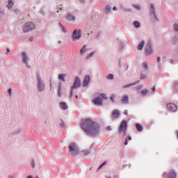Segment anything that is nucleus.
<instances>
[{
    "label": "nucleus",
    "instance_id": "obj_1",
    "mask_svg": "<svg viewBox=\"0 0 178 178\" xmlns=\"http://www.w3.org/2000/svg\"><path fill=\"white\" fill-rule=\"evenodd\" d=\"M81 129L89 136H97L99 134V130H101L99 124L92 121L91 118H86L81 121Z\"/></svg>",
    "mask_w": 178,
    "mask_h": 178
},
{
    "label": "nucleus",
    "instance_id": "obj_2",
    "mask_svg": "<svg viewBox=\"0 0 178 178\" xmlns=\"http://www.w3.org/2000/svg\"><path fill=\"white\" fill-rule=\"evenodd\" d=\"M127 130V121L122 120L118 129V134H122V133H123L124 136H126Z\"/></svg>",
    "mask_w": 178,
    "mask_h": 178
},
{
    "label": "nucleus",
    "instance_id": "obj_3",
    "mask_svg": "<svg viewBox=\"0 0 178 178\" xmlns=\"http://www.w3.org/2000/svg\"><path fill=\"white\" fill-rule=\"evenodd\" d=\"M69 154L71 155H77L79 154V148L77 147V145L76 143H72L69 146Z\"/></svg>",
    "mask_w": 178,
    "mask_h": 178
},
{
    "label": "nucleus",
    "instance_id": "obj_4",
    "mask_svg": "<svg viewBox=\"0 0 178 178\" xmlns=\"http://www.w3.org/2000/svg\"><path fill=\"white\" fill-rule=\"evenodd\" d=\"M100 97H97L92 100V102L95 105H98L99 106H100L101 105H102V99H107L106 95L104 93L101 94Z\"/></svg>",
    "mask_w": 178,
    "mask_h": 178
},
{
    "label": "nucleus",
    "instance_id": "obj_5",
    "mask_svg": "<svg viewBox=\"0 0 178 178\" xmlns=\"http://www.w3.org/2000/svg\"><path fill=\"white\" fill-rule=\"evenodd\" d=\"M33 30H35V25L31 22H26L23 27V31L25 33H27V31H31Z\"/></svg>",
    "mask_w": 178,
    "mask_h": 178
},
{
    "label": "nucleus",
    "instance_id": "obj_6",
    "mask_svg": "<svg viewBox=\"0 0 178 178\" xmlns=\"http://www.w3.org/2000/svg\"><path fill=\"white\" fill-rule=\"evenodd\" d=\"M143 69H145V70L142 71L140 73V79L144 80L147 77V73H148V64L147 63H143L142 64Z\"/></svg>",
    "mask_w": 178,
    "mask_h": 178
},
{
    "label": "nucleus",
    "instance_id": "obj_7",
    "mask_svg": "<svg viewBox=\"0 0 178 178\" xmlns=\"http://www.w3.org/2000/svg\"><path fill=\"white\" fill-rule=\"evenodd\" d=\"M81 38V31L75 29L72 33V41H76Z\"/></svg>",
    "mask_w": 178,
    "mask_h": 178
},
{
    "label": "nucleus",
    "instance_id": "obj_8",
    "mask_svg": "<svg viewBox=\"0 0 178 178\" xmlns=\"http://www.w3.org/2000/svg\"><path fill=\"white\" fill-rule=\"evenodd\" d=\"M37 81L39 91H43L44 88H45V86L42 83V81L41 80L40 76H37Z\"/></svg>",
    "mask_w": 178,
    "mask_h": 178
},
{
    "label": "nucleus",
    "instance_id": "obj_9",
    "mask_svg": "<svg viewBox=\"0 0 178 178\" xmlns=\"http://www.w3.org/2000/svg\"><path fill=\"white\" fill-rule=\"evenodd\" d=\"M145 54L147 56L151 55V54H152V47H151V43L148 42L146 44V47L145 48Z\"/></svg>",
    "mask_w": 178,
    "mask_h": 178
},
{
    "label": "nucleus",
    "instance_id": "obj_10",
    "mask_svg": "<svg viewBox=\"0 0 178 178\" xmlns=\"http://www.w3.org/2000/svg\"><path fill=\"white\" fill-rule=\"evenodd\" d=\"M166 108L171 112H176L177 111V106L172 103H169L166 105Z\"/></svg>",
    "mask_w": 178,
    "mask_h": 178
},
{
    "label": "nucleus",
    "instance_id": "obj_11",
    "mask_svg": "<svg viewBox=\"0 0 178 178\" xmlns=\"http://www.w3.org/2000/svg\"><path fill=\"white\" fill-rule=\"evenodd\" d=\"M81 86V81H80V79H79V77H76V80L74 82L73 86L72 87V88H77L79 87H80Z\"/></svg>",
    "mask_w": 178,
    "mask_h": 178
},
{
    "label": "nucleus",
    "instance_id": "obj_12",
    "mask_svg": "<svg viewBox=\"0 0 178 178\" xmlns=\"http://www.w3.org/2000/svg\"><path fill=\"white\" fill-rule=\"evenodd\" d=\"M113 119H118L120 116V112L118 110H114L111 115Z\"/></svg>",
    "mask_w": 178,
    "mask_h": 178
},
{
    "label": "nucleus",
    "instance_id": "obj_13",
    "mask_svg": "<svg viewBox=\"0 0 178 178\" xmlns=\"http://www.w3.org/2000/svg\"><path fill=\"white\" fill-rule=\"evenodd\" d=\"M90 80H91V79L90 78V76H86L85 77L83 83V87H87V86H88V84L90 83Z\"/></svg>",
    "mask_w": 178,
    "mask_h": 178
},
{
    "label": "nucleus",
    "instance_id": "obj_14",
    "mask_svg": "<svg viewBox=\"0 0 178 178\" xmlns=\"http://www.w3.org/2000/svg\"><path fill=\"white\" fill-rule=\"evenodd\" d=\"M122 104H129V96L123 95L121 99Z\"/></svg>",
    "mask_w": 178,
    "mask_h": 178
},
{
    "label": "nucleus",
    "instance_id": "obj_15",
    "mask_svg": "<svg viewBox=\"0 0 178 178\" xmlns=\"http://www.w3.org/2000/svg\"><path fill=\"white\" fill-rule=\"evenodd\" d=\"M144 45H145V42L143 40L141 42L138 44L137 49L138 51H142L143 48H144Z\"/></svg>",
    "mask_w": 178,
    "mask_h": 178
},
{
    "label": "nucleus",
    "instance_id": "obj_16",
    "mask_svg": "<svg viewBox=\"0 0 178 178\" xmlns=\"http://www.w3.org/2000/svg\"><path fill=\"white\" fill-rule=\"evenodd\" d=\"M67 20H68L69 22H74V20H76V18L74 17V16L68 14L66 17Z\"/></svg>",
    "mask_w": 178,
    "mask_h": 178
},
{
    "label": "nucleus",
    "instance_id": "obj_17",
    "mask_svg": "<svg viewBox=\"0 0 178 178\" xmlns=\"http://www.w3.org/2000/svg\"><path fill=\"white\" fill-rule=\"evenodd\" d=\"M22 56H23V62L25 63H27V60H29V58H27V56L26 55L25 52L22 53Z\"/></svg>",
    "mask_w": 178,
    "mask_h": 178
},
{
    "label": "nucleus",
    "instance_id": "obj_18",
    "mask_svg": "<svg viewBox=\"0 0 178 178\" xmlns=\"http://www.w3.org/2000/svg\"><path fill=\"white\" fill-rule=\"evenodd\" d=\"M65 76H66V75H65L63 74H60L58 75V80H60V81H65Z\"/></svg>",
    "mask_w": 178,
    "mask_h": 178
},
{
    "label": "nucleus",
    "instance_id": "obj_19",
    "mask_svg": "<svg viewBox=\"0 0 178 178\" xmlns=\"http://www.w3.org/2000/svg\"><path fill=\"white\" fill-rule=\"evenodd\" d=\"M150 13H152V15H155V7L154 6V4L150 5Z\"/></svg>",
    "mask_w": 178,
    "mask_h": 178
},
{
    "label": "nucleus",
    "instance_id": "obj_20",
    "mask_svg": "<svg viewBox=\"0 0 178 178\" xmlns=\"http://www.w3.org/2000/svg\"><path fill=\"white\" fill-rule=\"evenodd\" d=\"M60 108H62V109H64V110L67 109V105H66V103L65 102L60 103Z\"/></svg>",
    "mask_w": 178,
    "mask_h": 178
},
{
    "label": "nucleus",
    "instance_id": "obj_21",
    "mask_svg": "<svg viewBox=\"0 0 178 178\" xmlns=\"http://www.w3.org/2000/svg\"><path fill=\"white\" fill-rule=\"evenodd\" d=\"M136 128L138 130V131H141L143 130V125H141L140 124H136Z\"/></svg>",
    "mask_w": 178,
    "mask_h": 178
},
{
    "label": "nucleus",
    "instance_id": "obj_22",
    "mask_svg": "<svg viewBox=\"0 0 178 178\" xmlns=\"http://www.w3.org/2000/svg\"><path fill=\"white\" fill-rule=\"evenodd\" d=\"M168 178H176V172H172L168 174Z\"/></svg>",
    "mask_w": 178,
    "mask_h": 178
},
{
    "label": "nucleus",
    "instance_id": "obj_23",
    "mask_svg": "<svg viewBox=\"0 0 178 178\" xmlns=\"http://www.w3.org/2000/svg\"><path fill=\"white\" fill-rule=\"evenodd\" d=\"M140 24L138 22V21L134 22V26L136 27V29H139Z\"/></svg>",
    "mask_w": 178,
    "mask_h": 178
},
{
    "label": "nucleus",
    "instance_id": "obj_24",
    "mask_svg": "<svg viewBox=\"0 0 178 178\" xmlns=\"http://www.w3.org/2000/svg\"><path fill=\"white\" fill-rule=\"evenodd\" d=\"M131 136H128L127 138L125 139L124 145H127V144H129V141H131Z\"/></svg>",
    "mask_w": 178,
    "mask_h": 178
},
{
    "label": "nucleus",
    "instance_id": "obj_25",
    "mask_svg": "<svg viewBox=\"0 0 178 178\" xmlns=\"http://www.w3.org/2000/svg\"><path fill=\"white\" fill-rule=\"evenodd\" d=\"M86 48H87V46L86 45H83V48L80 50V54L81 55H83V54L84 52H86V51H87V49Z\"/></svg>",
    "mask_w": 178,
    "mask_h": 178
},
{
    "label": "nucleus",
    "instance_id": "obj_26",
    "mask_svg": "<svg viewBox=\"0 0 178 178\" xmlns=\"http://www.w3.org/2000/svg\"><path fill=\"white\" fill-rule=\"evenodd\" d=\"M12 6H13V1H12V0H8V4L7 6V8H8V9H10Z\"/></svg>",
    "mask_w": 178,
    "mask_h": 178
},
{
    "label": "nucleus",
    "instance_id": "obj_27",
    "mask_svg": "<svg viewBox=\"0 0 178 178\" xmlns=\"http://www.w3.org/2000/svg\"><path fill=\"white\" fill-rule=\"evenodd\" d=\"M147 94H148V89H144L142 90L141 95L145 96L147 95Z\"/></svg>",
    "mask_w": 178,
    "mask_h": 178
},
{
    "label": "nucleus",
    "instance_id": "obj_28",
    "mask_svg": "<svg viewBox=\"0 0 178 178\" xmlns=\"http://www.w3.org/2000/svg\"><path fill=\"white\" fill-rule=\"evenodd\" d=\"M82 154L83 155H84V156H87V155H90V152L87 150H83L82 151Z\"/></svg>",
    "mask_w": 178,
    "mask_h": 178
},
{
    "label": "nucleus",
    "instance_id": "obj_29",
    "mask_svg": "<svg viewBox=\"0 0 178 178\" xmlns=\"http://www.w3.org/2000/svg\"><path fill=\"white\" fill-rule=\"evenodd\" d=\"M174 31H175L176 33H178V25H177V24H174Z\"/></svg>",
    "mask_w": 178,
    "mask_h": 178
},
{
    "label": "nucleus",
    "instance_id": "obj_30",
    "mask_svg": "<svg viewBox=\"0 0 178 178\" xmlns=\"http://www.w3.org/2000/svg\"><path fill=\"white\" fill-rule=\"evenodd\" d=\"M108 80H113V74H110L108 76H107Z\"/></svg>",
    "mask_w": 178,
    "mask_h": 178
},
{
    "label": "nucleus",
    "instance_id": "obj_31",
    "mask_svg": "<svg viewBox=\"0 0 178 178\" xmlns=\"http://www.w3.org/2000/svg\"><path fill=\"white\" fill-rule=\"evenodd\" d=\"M94 54L95 52H92L90 53L89 55L87 56V59H90V58H91L92 56H94Z\"/></svg>",
    "mask_w": 178,
    "mask_h": 178
},
{
    "label": "nucleus",
    "instance_id": "obj_32",
    "mask_svg": "<svg viewBox=\"0 0 178 178\" xmlns=\"http://www.w3.org/2000/svg\"><path fill=\"white\" fill-rule=\"evenodd\" d=\"M134 84H136V83H131V84L126 85L123 87V88H127L129 87H131V86H134Z\"/></svg>",
    "mask_w": 178,
    "mask_h": 178
},
{
    "label": "nucleus",
    "instance_id": "obj_33",
    "mask_svg": "<svg viewBox=\"0 0 178 178\" xmlns=\"http://www.w3.org/2000/svg\"><path fill=\"white\" fill-rule=\"evenodd\" d=\"M105 165H106V161H104L102 165H100L99 169H102V168L105 166Z\"/></svg>",
    "mask_w": 178,
    "mask_h": 178
},
{
    "label": "nucleus",
    "instance_id": "obj_34",
    "mask_svg": "<svg viewBox=\"0 0 178 178\" xmlns=\"http://www.w3.org/2000/svg\"><path fill=\"white\" fill-rule=\"evenodd\" d=\"M31 165L32 166V168H35V163L34 162V160L32 161V162L31 163Z\"/></svg>",
    "mask_w": 178,
    "mask_h": 178
},
{
    "label": "nucleus",
    "instance_id": "obj_35",
    "mask_svg": "<svg viewBox=\"0 0 178 178\" xmlns=\"http://www.w3.org/2000/svg\"><path fill=\"white\" fill-rule=\"evenodd\" d=\"M114 98H115V95H113V96L111 97L110 99H111V101L112 102H114Z\"/></svg>",
    "mask_w": 178,
    "mask_h": 178
},
{
    "label": "nucleus",
    "instance_id": "obj_36",
    "mask_svg": "<svg viewBox=\"0 0 178 178\" xmlns=\"http://www.w3.org/2000/svg\"><path fill=\"white\" fill-rule=\"evenodd\" d=\"M134 8H135L136 9H138V10H140V6H138V5L134 6Z\"/></svg>",
    "mask_w": 178,
    "mask_h": 178
},
{
    "label": "nucleus",
    "instance_id": "obj_37",
    "mask_svg": "<svg viewBox=\"0 0 178 178\" xmlns=\"http://www.w3.org/2000/svg\"><path fill=\"white\" fill-rule=\"evenodd\" d=\"M60 127H63L65 126V122H62L60 124Z\"/></svg>",
    "mask_w": 178,
    "mask_h": 178
},
{
    "label": "nucleus",
    "instance_id": "obj_38",
    "mask_svg": "<svg viewBox=\"0 0 178 178\" xmlns=\"http://www.w3.org/2000/svg\"><path fill=\"white\" fill-rule=\"evenodd\" d=\"M106 130H108V131H111V130H112V129L111 128V127H107Z\"/></svg>",
    "mask_w": 178,
    "mask_h": 178
},
{
    "label": "nucleus",
    "instance_id": "obj_39",
    "mask_svg": "<svg viewBox=\"0 0 178 178\" xmlns=\"http://www.w3.org/2000/svg\"><path fill=\"white\" fill-rule=\"evenodd\" d=\"M124 115H129V113H128V111L127 110H125L124 111Z\"/></svg>",
    "mask_w": 178,
    "mask_h": 178
},
{
    "label": "nucleus",
    "instance_id": "obj_40",
    "mask_svg": "<svg viewBox=\"0 0 178 178\" xmlns=\"http://www.w3.org/2000/svg\"><path fill=\"white\" fill-rule=\"evenodd\" d=\"M63 31H64V33H67V30L66 29V28L63 27Z\"/></svg>",
    "mask_w": 178,
    "mask_h": 178
},
{
    "label": "nucleus",
    "instance_id": "obj_41",
    "mask_svg": "<svg viewBox=\"0 0 178 178\" xmlns=\"http://www.w3.org/2000/svg\"><path fill=\"white\" fill-rule=\"evenodd\" d=\"M9 95H10L12 94V89L8 90Z\"/></svg>",
    "mask_w": 178,
    "mask_h": 178
},
{
    "label": "nucleus",
    "instance_id": "obj_42",
    "mask_svg": "<svg viewBox=\"0 0 178 178\" xmlns=\"http://www.w3.org/2000/svg\"><path fill=\"white\" fill-rule=\"evenodd\" d=\"M157 62H161V57L159 56V57L157 58Z\"/></svg>",
    "mask_w": 178,
    "mask_h": 178
},
{
    "label": "nucleus",
    "instance_id": "obj_43",
    "mask_svg": "<svg viewBox=\"0 0 178 178\" xmlns=\"http://www.w3.org/2000/svg\"><path fill=\"white\" fill-rule=\"evenodd\" d=\"M152 91H153V92H155V87L152 88Z\"/></svg>",
    "mask_w": 178,
    "mask_h": 178
},
{
    "label": "nucleus",
    "instance_id": "obj_44",
    "mask_svg": "<svg viewBox=\"0 0 178 178\" xmlns=\"http://www.w3.org/2000/svg\"><path fill=\"white\" fill-rule=\"evenodd\" d=\"M106 10H109L111 9V7H110V6H107V7L106 8Z\"/></svg>",
    "mask_w": 178,
    "mask_h": 178
},
{
    "label": "nucleus",
    "instance_id": "obj_45",
    "mask_svg": "<svg viewBox=\"0 0 178 178\" xmlns=\"http://www.w3.org/2000/svg\"><path fill=\"white\" fill-rule=\"evenodd\" d=\"M70 97V98H72V97H73V92H71Z\"/></svg>",
    "mask_w": 178,
    "mask_h": 178
},
{
    "label": "nucleus",
    "instance_id": "obj_46",
    "mask_svg": "<svg viewBox=\"0 0 178 178\" xmlns=\"http://www.w3.org/2000/svg\"><path fill=\"white\" fill-rule=\"evenodd\" d=\"M81 3H84V0H79Z\"/></svg>",
    "mask_w": 178,
    "mask_h": 178
},
{
    "label": "nucleus",
    "instance_id": "obj_47",
    "mask_svg": "<svg viewBox=\"0 0 178 178\" xmlns=\"http://www.w3.org/2000/svg\"><path fill=\"white\" fill-rule=\"evenodd\" d=\"M113 10H116V6H114V7L113 8Z\"/></svg>",
    "mask_w": 178,
    "mask_h": 178
},
{
    "label": "nucleus",
    "instance_id": "obj_48",
    "mask_svg": "<svg viewBox=\"0 0 178 178\" xmlns=\"http://www.w3.org/2000/svg\"><path fill=\"white\" fill-rule=\"evenodd\" d=\"M10 52V50L9 49H7V54Z\"/></svg>",
    "mask_w": 178,
    "mask_h": 178
},
{
    "label": "nucleus",
    "instance_id": "obj_49",
    "mask_svg": "<svg viewBox=\"0 0 178 178\" xmlns=\"http://www.w3.org/2000/svg\"><path fill=\"white\" fill-rule=\"evenodd\" d=\"M58 95L60 96V90H58Z\"/></svg>",
    "mask_w": 178,
    "mask_h": 178
},
{
    "label": "nucleus",
    "instance_id": "obj_50",
    "mask_svg": "<svg viewBox=\"0 0 178 178\" xmlns=\"http://www.w3.org/2000/svg\"><path fill=\"white\" fill-rule=\"evenodd\" d=\"M177 138L178 139V131H177Z\"/></svg>",
    "mask_w": 178,
    "mask_h": 178
},
{
    "label": "nucleus",
    "instance_id": "obj_51",
    "mask_svg": "<svg viewBox=\"0 0 178 178\" xmlns=\"http://www.w3.org/2000/svg\"><path fill=\"white\" fill-rule=\"evenodd\" d=\"M27 178H32V177L31 175H29Z\"/></svg>",
    "mask_w": 178,
    "mask_h": 178
},
{
    "label": "nucleus",
    "instance_id": "obj_52",
    "mask_svg": "<svg viewBox=\"0 0 178 178\" xmlns=\"http://www.w3.org/2000/svg\"><path fill=\"white\" fill-rule=\"evenodd\" d=\"M50 86H52V83L50 82Z\"/></svg>",
    "mask_w": 178,
    "mask_h": 178
},
{
    "label": "nucleus",
    "instance_id": "obj_53",
    "mask_svg": "<svg viewBox=\"0 0 178 178\" xmlns=\"http://www.w3.org/2000/svg\"><path fill=\"white\" fill-rule=\"evenodd\" d=\"M8 178H13V177H12L10 176V177H8Z\"/></svg>",
    "mask_w": 178,
    "mask_h": 178
},
{
    "label": "nucleus",
    "instance_id": "obj_54",
    "mask_svg": "<svg viewBox=\"0 0 178 178\" xmlns=\"http://www.w3.org/2000/svg\"><path fill=\"white\" fill-rule=\"evenodd\" d=\"M60 26L63 29V26H62V25H60Z\"/></svg>",
    "mask_w": 178,
    "mask_h": 178
}]
</instances>
